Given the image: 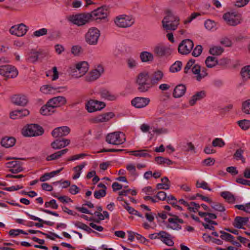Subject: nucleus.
Returning a JSON list of instances; mask_svg holds the SVG:
<instances>
[{
	"mask_svg": "<svg viewBox=\"0 0 250 250\" xmlns=\"http://www.w3.org/2000/svg\"><path fill=\"white\" fill-rule=\"evenodd\" d=\"M48 30L46 28H42L39 30H36L33 32V36L36 37H39L43 35H45L47 33Z\"/></svg>",
	"mask_w": 250,
	"mask_h": 250,
	"instance_id": "nucleus-59",
	"label": "nucleus"
},
{
	"mask_svg": "<svg viewBox=\"0 0 250 250\" xmlns=\"http://www.w3.org/2000/svg\"><path fill=\"white\" fill-rule=\"evenodd\" d=\"M18 71L17 68L10 65H1L0 66V75L7 78H14L18 76Z\"/></svg>",
	"mask_w": 250,
	"mask_h": 250,
	"instance_id": "nucleus-13",
	"label": "nucleus"
},
{
	"mask_svg": "<svg viewBox=\"0 0 250 250\" xmlns=\"http://www.w3.org/2000/svg\"><path fill=\"white\" fill-rule=\"evenodd\" d=\"M220 195L229 203H233L235 200L234 195L229 191H223Z\"/></svg>",
	"mask_w": 250,
	"mask_h": 250,
	"instance_id": "nucleus-37",
	"label": "nucleus"
},
{
	"mask_svg": "<svg viewBox=\"0 0 250 250\" xmlns=\"http://www.w3.org/2000/svg\"><path fill=\"white\" fill-rule=\"evenodd\" d=\"M55 112L54 108L48 105V102L46 104L42 106L40 109V113L43 115H50Z\"/></svg>",
	"mask_w": 250,
	"mask_h": 250,
	"instance_id": "nucleus-33",
	"label": "nucleus"
},
{
	"mask_svg": "<svg viewBox=\"0 0 250 250\" xmlns=\"http://www.w3.org/2000/svg\"><path fill=\"white\" fill-rule=\"evenodd\" d=\"M129 153L131 155L138 157L146 158L151 157V155L148 153V150L146 149L131 151Z\"/></svg>",
	"mask_w": 250,
	"mask_h": 250,
	"instance_id": "nucleus-32",
	"label": "nucleus"
},
{
	"mask_svg": "<svg viewBox=\"0 0 250 250\" xmlns=\"http://www.w3.org/2000/svg\"><path fill=\"white\" fill-rule=\"evenodd\" d=\"M70 143V141L68 139H56L51 144V146L54 149H60L67 146Z\"/></svg>",
	"mask_w": 250,
	"mask_h": 250,
	"instance_id": "nucleus-22",
	"label": "nucleus"
},
{
	"mask_svg": "<svg viewBox=\"0 0 250 250\" xmlns=\"http://www.w3.org/2000/svg\"><path fill=\"white\" fill-rule=\"evenodd\" d=\"M91 19L89 14L80 13L71 15L67 17V20L78 26H83L87 23Z\"/></svg>",
	"mask_w": 250,
	"mask_h": 250,
	"instance_id": "nucleus-6",
	"label": "nucleus"
},
{
	"mask_svg": "<svg viewBox=\"0 0 250 250\" xmlns=\"http://www.w3.org/2000/svg\"><path fill=\"white\" fill-rule=\"evenodd\" d=\"M241 74L243 79L245 80L250 79V65L243 67L241 69Z\"/></svg>",
	"mask_w": 250,
	"mask_h": 250,
	"instance_id": "nucleus-40",
	"label": "nucleus"
},
{
	"mask_svg": "<svg viewBox=\"0 0 250 250\" xmlns=\"http://www.w3.org/2000/svg\"><path fill=\"white\" fill-rule=\"evenodd\" d=\"M135 238L136 239L141 243L143 244H147L149 242V240L146 239L145 237L142 236V235L138 234L137 233H136Z\"/></svg>",
	"mask_w": 250,
	"mask_h": 250,
	"instance_id": "nucleus-64",
	"label": "nucleus"
},
{
	"mask_svg": "<svg viewBox=\"0 0 250 250\" xmlns=\"http://www.w3.org/2000/svg\"><path fill=\"white\" fill-rule=\"evenodd\" d=\"M150 102L147 97H136L131 101V104L136 108H142L146 107Z\"/></svg>",
	"mask_w": 250,
	"mask_h": 250,
	"instance_id": "nucleus-16",
	"label": "nucleus"
},
{
	"mask_svg": "<svg viewBox=\"0 0 250 250\" xmlns=\"http://www.w3.org/2000/svg\"><path fill=\"white\" fill-rule=\"evenodd\" d=\"M161 183L157 184L156 188L157 189L167 190L170 187V182L167 177H164L161 179Z\"/></svg>",
	"mask_w": 250,
	"mask_h": 250,
	"instance_id": "nucleus-31",
	"label": "nucleus"
},
{
	"mask_svg": "<svg viewBox=\"0 0 250 250\" xmlns=\"http://www.w3.org/2000/svg\"><path fill=\"white\" fill-rule=\"evenodd\" d=\"M212 145L214 147H222L225 145V143L222 139L216 138L213 140Z\"/></svg>",
	"mask_w": 250,
	"mask_h": 250,
	"instance_id": "nucleus-55",
	"label": "nucleus"
},
{
	"mask_svg": "<svg viewBox=\"0 0 250 250\" xmlns=\"http://www.w3.org/2000/svg\"><path fill=\"white\" fill-rule=\"evenodd\" d=\"M25 213L27 215L29 216L31 219H32L34 221H38L40 223H42L45 224L47 225L50 226H52L54 225L53 222H52L50 221H44L42 219L38 217L35 216L31 214H30L29 213H28L27 212H26Z\"/></svg>",
	"mask_w": 250,
	"mask_h": 250,
	"instance_id": "nucleus-50",
	"label": "nucleus"
},
{
	"mask_svg": "<svg viewBox=\"0 0 250 250\" xmlns=\"http://www.w3.org/2000/svg\"><path fill=\"white\" fill-rule=\"evenodd\" d=\"M55 90H56V88L50 85H43L40 88L41 92L46 94L52 93Z\"/></svg>",
	"mask_w": 250,
	"mask_h": 250,
	"instance_id": "nucleus-46",
	"label": "nucleus"
},
{
	"mask_svg": "<svg viewBox=\"0 0 250 250\" xmlns=\"http://www.w3.org/2000/svg\"><path fill=\"white\" fill-rule=\"evenodd\" d=\"M149 74L147 71L140 73L136 77V83L137 89L140 92H146L152 87L149 81Z\"/></svg>",
	"mask_w": 250,
	"mask_h": 250,
	"instance_id": "nucleus-2",
	"label": "nucleus"
},
{
	"mask_svg": "<svg viewBox=\"0 0 250 250\" xmlns=\"http://www.w3.org/2000/svg\"><path fill=\"white\" fill-rule=\"evenodd\" d=\"M106 195V191L104 189H100L96 190L94 193V196L96 199H100L104 197Z\"/></svg>",
	"mask_w": 250,
	"mask_h": 250,
	"instance_id": "nucleus-61",
	"label": "nucleus"
},
{
	"mask_svg": "<svg viewBox=\"0 0 250 250\" xmlns=\"http://www.w3.org/2000/svg\"><path fill=\"white\" fill-rule=\"evenodd\" d=\"M211 206L214 210L222 212L225 210L224 207L219 203H213L211 205Z\"/></svg>",
	"mask_w": 250,
	"mask_h": 250,
	"instance_id": "nucleus-60",
	"label": "nucleus"
},
{
	"mask_svg": "<svg viewBox=\"0 0 250 250\" xmlns=\"http://www.w3.org/2000/svg\"><path fill=\"white\" fill-rule=\"evenodd\" d=\"M164 77V73L163 71L159 69L155 70L152 74L150 79L152 85L158 84L163 80Z\"/></svg>",
	"mask_w": 250,
	"mask_h": 250,
	"instance_id": "nucleus-21",
	"label": "nucleus"
},
{
	"mask_svg": "<svg viewBox=\"0 0 250 250\" xmlns=\"http://www.w3.org/2000/svg\"><path fill=\"white\" fill-rule=\"evenodd\" d=\"M182 66V62L176 61L170 67L169 70L172 73L177 72L181 69Z\"/></svg>",
	"mask_w": 250,
	"mask_h": 250,
	"instance_id": "nucleus-45",
	"label": "nucleus"
},
{
	"mask_svg": "<svg viewBox=\"0 0 250 250\" xmlns=\"http://www.w3.org/2000/svg\"><path fill=\"white\" fill-rule=\"evenodd\" d=\"M242 110L246 114H250V99L243 102Z\"/></svg>",
	"mask_w": 250,
	"mask_h": 250,
	"instance_id": "nucleus-48",
	"label": "nucleus"
},
{
	"mask_svg": "<svg viewBox=\"0 0 250 250\" xmlns=\"http://www.w3.org/2000/svg\"><path fill=\"white\" fill-rule=\"evenodd\" d=\"M71 52L75 56H79L83 53V50L82 46L76 45L72 47Z\"/></svg>",
	"mask_w": 250,
	"mask_h": 250,
	"instance_id": "nucleus-51",
	"label": "nucleus"
},
{
	"mask_svg": "<svg viewBox=\"0 0 250 250\" xmlns=\"http://www.w3.org/2000/svg\"><path fill=\"white\" fill-rule=\"evenodd\" d=\"M230 62V60L228 58H222L218 61H217V64L223 67H226Z\"/></svg>",
	"mask_w": 250,
	"mask_h": 250,
	"instance_id": "nucleus-62",
	"label": "nucleus"
},
{
	"mask_svg": "<svg viewBox=\"0 0 250 250\" xmlns=\"http://www.w3.org/2000/svg\"><path fill=\"white\" fill-rule=\"evenodd\" d=\"M180 18L172 12H168L162 21L163 27L166 30H175L179 24Z\"/></svg>",
	"mask_w": 250,
	"mask_h": 250,
	"instance_id": "nucleus-3",
	"label": "nucleus"
},
{
	"mask_svg": "<svg viewBox=\"0 0 250 250\" xmlns=\"http://www.w3.org/2000/svg\"><path fill=\"white\" fill-rule=\"evenodd\" d=\"M205 63L208 68H212L217 64V60L215 57L209 56L207 58Z\"/></svg>",
	"mask_w": 250,
	"mask_h": 250,
	"instance_id": "nucleus-41",
	"label": "nucleus"
},
{
	"mask_svg": "<svg viewBox=\"0 0 250 250\" xmlns=\"http://www.w3.org/2000/svg\"><path fill=\"white\" fill-rule=\"evenodd\" d=\"M223 19L230 26H236L240 24L242 20L241 14L235 12H229L224 14Z\"/></svg>",
	"mask_w": 250,
	"mask_h": 250,
	"instance_id": "nucleus-9",
	"label": "nucleus"
},
{
	"mask_svg": "<svg viewBox=\"0 0 250 250\" xmlns=\"http://www.w3.org/2000/svg\"><path fill=\"white\" fill-rule=\"evenodd\" d=\"M99 94L101 98L109 101H116L118 98V96L116 95L105 88H102L100 89Z\"/></svg>",
	"mask_w": 250,
	"mask_h": 250,
	"instance_id": "nucleus-20",
	"label": "nucleus"
},
{
	"mask_svg": "<svg viewBox=\"0 0 250 250\" xmlns=\"http://www.w3.org/2000/svg\"><path fill=\"white\" fill-rule=\"evenodd\" d=\"M220 233L221 235L220 237L222 239L226 241H229L231 242H233L234 239V236L233 235L223 231H221Z\"/></svg>",
	"mask_w": 250,
	"mask_h": 250,
	"instance_id": "nucleus-52",
	"label": "nucleus"
},
{
	"mask_svg": "<svg viewBox=\"0 0 250 250\" xmlns=\"http://www.w3.org/2000/svg\"><path fill=\"white\" fill-rule=\"evenodd\" d=\"M70 132V129L68 126H63L55 128L51 135L54 138L62 137L67 135Z\"/></svg>",
	"mask_w": 250,
	"mask_h": 250,
	"instance_id": "nucleus-19",
	"label": "nucleus"
},
{
	"mask_svg": "<svg viewBox=\"0 0 250 250\" xmlns=\"http://www.w3.org/2000/svg\"><path fill=\"white\" fill-rule=\"evenodd\" d=\"M28 30L27 27L23 23L15 25L11 27L9 32L12 34L18 37L24 36Z\"/></svg>",
	"mask_w": 250,
	"mask_h": 250,
	"instance_id": "nucleus-17",
	"label": "nucleus"
},
{
	"mask_svg": "<svg viewBox=\"0 0 250 250\" xmlns=\"http://www.w3.org/2000/svg\"><path fill=\"white\" fill-rule=\"evenodd\" d=\"M126 62L128 67L130 69H133L138 65L137 61L132 58L127 59Z\"/></svg>",
	"mask_w": 250,
	"mask_h": 250,
	"instance_id": "nucleus-58",
	"label": "nucleus"
},
{
	"mask_svg": "<svg viewBox=\"0 0 250 250\" xmlns=\"http://www.w3.org/2000/svg\"><path fill=\"white\" fill-rule=\"evenodd\" d=\"M39 56V53L38 51L32 50L28 53L27 60L30 62L35 63L38 61Z\"/></svg>",
	"mask_w": 250,
	"mask_h": 250,
	"instance_id": "nucleus-36",
	"label": "nucleus"
},
{
	"mask_svg": "<svg viewBox=\"0 0 250 250\" xmlns=\"http://www.w3.org/2000/svg\"><path fill=\"white\" fill-rule=\"evenodd\" d=\"M201 14L200 13L194 12L192 13L190 16L188 17L187 19L183 21L184 24L186 25L190 23L192 21L195 19L197 17L201 16Z\"/></svg>",
	"mask_w": 250,
	"mask_h": 250,
	"instance_id": "nucleus-54",
	"label": "nucleus"
},
{
	"mask_svg": "<svg viewBox=\"0 0 250 250\" xmlns=\"http://www.w3.org/2000/svg\"><path fill=\"white\" fill-rule=\"evenodd\" d=\"M44 130L42 126L37 124H29L24 126L21 133L25 137H33L42 135Z\"/></svg>",
	"mask_w": 250,
	"mask_h": 250,
	"instance_id": "nucleus-5",
	"label": "nucleus"
},
{
	"mask_svg": "<svg viewBox=\"0 0 250 250\" xmlns=\"http://www.w3.org/2000/svg\"><path fill=\"white\" fill-rule=\"evenodd\" d=\"M195 60H190L187 63L184 68L185 73H188L191 69L193 74L194 75V78L197 82H201L204 78L208 75L207 69L205 67H202L198 64H194Z\"/></svg>",
	"mask_w": 250,
	"mask_h": 250,
	"instance_id": "nucleus-1",
	"label": "nucleus"
},
{
	"mask_svg": "<svg viewBox=\"0 0 250 250\" xmlns=\"http://www.w3.org/2000/svg\"><path fill=\"white\" fill-rule=\"evenodd\" d=\"M21 163L19 162L18 165H17V166L15 167L12 169H9V171L13 173H17L20 172H21V171L23 170V168L21 167Z\"/></svg>",
	"mask_w": 250,
	"mask_h": 250,
	"instance_id": "nucleus-63",
	"label": "nucleus"
},
{
	"mask_svg": "<svg viewBox=\"0 0 250 250\" xmlns=\"http://www.w3.org/2000/svg\"><path fill=\"white\" fill-rule=\"evenodd\" d=\"M100 36V31L96 28H90L85 35L86 42L90 45H96Z\"/></svg>",
	"mask_w": 250,
	"mask_h": 250,
	"instance_id": "nucleus-10",
	"label": "nucleus"
},
{
	"mask_svg": "<svg viewBox=\"0 0 250 250\" xmlns=\"http://www.w3.org/2000/svg\"><path fill=\"white\" fill-rule=\"evenodd\" d=\"M123 206L130 214L135 215L140 217H143V216L140 214L138 211L131 207H130L126 202H125V204L123 205Z\"/></svg>",
	"mask_w": 250,
	"mask_h": 250,
	"instance_id": "nucleus-44",
	"label": "nucleus"
},
{
	"mask_svg": "<svg viewBox=\"0 0 250 250\" xmlns=\"http://www.w3.org/2000/svg\"><path fill=\"white\" fill-rule=\"evenodd\" d=\"M224 52V49L219 46H213L209 49V53L213 55L218 56Z\"/></svg>",
	"mask_w": 250,
	"mask_h": 250,
	"instance_id": "nucleus-43",
	"label": "nucleus"
},
{
	"mask_svg": "<svg viewBox=\"0 0 250 250\" xmlns=\"http://www.w3.org/2000/svg\"><path fill=\"white\" fill-rule=\"evenodd\" d=\"M68 151L67 148L62 149V150L57 151L55 152L53 154H52L49 156H48L46 160L48 161L55 160L59 159L62 155L65 154Z\"/></svg>",
	"mask_w": 250,
	"mask_h": 250,
	"instance_id": "nucleus-30",
	"label": "nucleus"
},
{
	"mask_svg": "<svg viewBox=\"0 0 250 250\" xmlns=\"http://www.w3.org/2000/svg\"><path fill=\"white\" fill-rule=\"evenodd\" d=\"M104 72V68L102 65L98 64L94 68L84 77V81L92 83L98 79Z\"/></svg>",
	"mask_w": 250,
	"mask_h": 250,
	"instance_id": "nucleus-8",
	"label": "nucleus"
},
{
	"mask_svg": "<svg viewBox=\"0 0 250 250\" xmlns=\"http://www.w3.org/2000/svg\"><path fill=\"white\" fill-rule=\"evenodd\" d=\"M204 25L205 28L209 31H215L217 28L216 22L210 20L206 21L204 22Z\"/></svg>",
	"mask_w": 250,
	"mask_h": 250,
	"instance_id": "nucleus-39",
	"label": "nucleus"
},
{
	"mask_svg": "<svg viewBox=\"0 0 250 250\" xmlns=\"http://www.w3.org/2000/svg\"><path fill=\"white\" fill-rule=\"evenodd\" d=\"M126 168L128 171V173L134 178H136L138 176L135 166L134 165L132 164H127L126 166Z\"/></svg>",
	"mask_w": 250,
	"mask_h": 250,
	"instance_id": "nucleus-42",
	"label": "nucleus"
},
{
	"mask_svg": "<svg viewBox=\"0 0 250 250\" xmlns=\"http://www.w3.org/2000/svg\"><path fill=\"white\" fill-rule=\"evenodd\" d=\"M12 102L14 104L20 105L25 106L28 103V99L24 95H15L12 98Z\"/></svg>",
	"mask_w": 250,
	"mask_h": 250,
	"instance_id": "nucleus-24",
	"label": "nucleus"
},
{
	"mask_svg": "<svg viewBox=\"0 0 250 250\" xmlns=\"http://www.w3.org/2000/svg\"><path fill=\"white\" fill-rule=\"evenodd\" d=\"M239 126L243 130H247L250 127V121L246 119L238 121Z\"/></svg>",
	"mask_w": 250,
	"mask_h": 250,
	"instance_id": "nucleus-53",
	"label": "nucleus"
},
{
	"mask_svg": "<svg viewBox=\"0 0 250 250\" xmlns=\"http://www.w3.org/2000/svg\"><path fill=\"white\" fill-rule=\"evenodd\" d=\"M154 52L159 57L168 56L171 54L172 50L168 45L159 43L154 48Z\"/></svg>",
	"mask_w": 250,
	"mask_h": 250,
	"instance_id": "nucleus-14",
	"label": "nucleus"
},
{
	"mask_svg": "<svg viewBox=\"0 0 250 250\" xmlns=\"http://www.w3.org/2000/svg\"><path fill=\"white\" fill-rule=\"evenodd\" d=\"M244 150L242 148L237 149L233 155V157L236 160H241L243 163H245V158L243 156Z\"/></svg>",
	"mask_w": 250,
	"mask_h": 250,
	"instance_id": "nucleus-38",
	"label": "nucleus"
},
{
	"mask_svg": "<svg viewBox=\"0 0 250 250\" xmlns=\"http://www.w3.org/2000/svg\"><path fill=\"white\" fill-rule=\"evenodd\" d=\"M15 143V139L13 137H5L1 141L2 146L8 148L13 146Z\"/></svg>",
	"mask_w": 250,
	"mask_h": 250,
	"instance_id": "nucleus-34",
	"label": "nucleus"
},
{
	"mask_svg": "<svg viewBox=\"0 0 250 250\" xmlns=\"http://www.w3.org/2000/svg\"><path fill=\"white\" fill-rule=\"evenodd\" d=\"M114 22L117 26L121 28H126L131 26L134 23V20L129 16L122 15L116 17Z\"/></svg>",
	"mask_w": 250,
	"mask_h": 250,
	"instance_id": "nucleus-12",
	"label": "nucleus"
},
{
	"mask_svg": "<svg viewBox=\"0 0 250 250\" xmlns=\"http://www.w3.org/2000/svg\"><path fill=\"white\" fill-rule=\"evenodd\" d=\"M44 207L45 208H50L54 209H56L58 208V205L56 201L54 199H52L48 202H46L44 203Z\"/></svg>",
	"mask_w": 250,
	"mask_h": 250,
	"instance_id": "nucleus-57",
	"label": "nucleus"
},
{
	"mask_svg": "<svg viewBox=\"0 0 250 250\" xmlns=\"http://www.w3.org/2000/svg\"><path fill=\"white\" fill-rule=\"evenodd\" d=\"M106 141L108 144L113 145H122L125 141V134L120 131L109 133L106 137Z\"/></svg>",
	"mask_w": 250,
	"mask_h": 250,
	"instance_id": "nucleus-7",
	"label": "nucleus"
},
{
	"mask_svg": "<svg viewBox=\"0 0 250 250\" xmlns=\"http://www.w3.org/2000/svg\"><path fill=\"white\" fill-rule=\"evenodd\" d=\"M86 165V162H83L81 165L75 167L73 168L74 171V174L73 176V179L76 180L80 177L83 168H84Z\"/></svg>",
	"mask_w": 250,
	"mask_h": 250,
	"instance_id": "nucleus-35",
	"label": "nucleus"
},
{
	"mask_svg": "<svg viewBox=\"0 0 250 250\" xmlns=\"http://www.w3.org/2000/svg\"><path fill=\"white\" fill-rule=\"evenodd\" d=\"M155 161L157 163L159 164H167V165H170L173 164L172 161L168 158H164L161 156H158L155 158Z\"/></svg>",
	"mask_w": 250,
	"mask_h": 250,
	"instance_id": "nucleus-49",
	"label": "nucleus"
},
{
	"mask_svg": "<svg viewBox=\"0 0 250 250\" xmlns=\"http://www.w3.org/2000/svg\"><path fill=\"white\" fill-rule=\"evenodd\" d=\"M249 218L248 217L236 216L235 218L233 225L236 228L244 229L243 226L249 222Z\"/></svg>",
	"mask_w": 250,
	"mask_h": 250,
	"instance_id": "nucleus-26",
	"label": "nucleus"
},
{
	"mask_svg": "<svg viewBox=\"0 0 250 250\" xmlns=\"http://www.w3.org/2000/svg\"><path fill=\"white\" fill-rule=\"evenodd\" d=\"M196 186L197 188H201L204 189L208 190L209 191L211 190V189L208 187V184L204 181H197Z\"/></svg>",
	"mask_w": 250,
	"mask_h": 250,
	"instance_id": "nucleus-56",
	"label": "nucleus"
},
{
	"mask_svg": "<svg viewBox=\"0 0 250 250\" xmlns=\"http://www.w3.org/2000/svg\"><path fill=\"white\" fill-rule=\"evenodd\" d=\"M167 132V130L165 128H154L151 132H149L150 134V139L153 137L154 134H156L157 135H159L163 134H166Z\"/></svg>",
	"mask_w": 250,
	"mask_h": 250,
	"instance_id": "nucleus-47",
	"label": "nucleus"
},
{
	"mask_svg": "<svg viewBox=\"0 0 250 250\" xmlns=\"http://www.w3.org/2000/svg\"><path fill=\"white\" fill-rule=\"evenodd\" d=\"M48 105H50L55 110V108L64 105L66 103V99L63 96H57L48 100Z\"/></svg>",
	"mask_w": 250,
	"mask_h": 250,
	"instance_id": "nucleus-18",
	"label": "nucleus"
},
{
	"mask_svg": "<svg viewBox=\"0 0 250 250\" xmlns=\"http://www.w3.org/2000/svg\"><path fill=\"white\" fill-rule=\"evenodd\" d=\"M194 46L193 42L189 39L183 40L179 45L178 52L183 55L188 54L190 52Z\"/></svg>",
	"mask_w": 250,
	"mask_h": 250,
	"instance_id": "nucleus-15",
	"label": "nucleus"
},
{
	"mask_svg": "<svg viewBox=\"0 0 250 250\" xmlns=\"http://www.w3.org/2000/svg\"><path fill=\"white\" fill-rule=\"evenodd\" d=\"M161 238L160 239L164 244L168 246H173L174 242L171 238L169 233L164 231H160Z\"/></svg>",
	"mask_w": 250,
	"mask_h": 250,
	"instance_id": "nucleus-27",
	"label": "nucleus"
},
{
	"mask_svg": "<svg viewBox=\"0 0 250 250\" xmlns=\"http://www.w3.org/2000/svg\"><path fill=\"white\" fill-rule=\"evenodd\" d=\"M89 69V64L87 62H80L69 68L70 73L75 78H79L87 72Z\"/></svg>",
	"mask_w": 250,
	"mask_h": 250,
	"instance_id": "nucleus-4",
	"label": "nucleus"
},
{
	"mask_svg": "<svg viewBox=\"0 0 250 250\" xmlns=\"http://www.w3.org/2000/svg\"><path fill=\"white\" fill-rule=\"evenodd\" d=\"M115 114L112 112H107L100 114L96 117L95 121L96 123L106 122L113 118Z\"/></svg>",
	"mask_w": 250,
	"mask_h": 250,
	"instance_id": "nucleus-25",
	"label": "nucleus"
},
{
	"mask_svg": "<svg viewBox=\"0 0 250 250\" xmlns=\"http://www.w3.org/2000/svg\"><path fill=\"white\" fill-rule=\"evenodd\" d=\"M85 108L88 112L92 113L100 111L106 106L105 103L91 99L85 103Z\"/></svg>",
	"mask_w": 250,
	"mask_h": 250,
	"instance_id": "nucleus-11",
	"label": "nucleus"
},
{
	"mask_svg": "<svg viewBox=\"0 0 250 250\" xmlns=\"http://www.w3.org/2000/svg\"><path fill=\"white\" fill-rule=\"evenodd\" d=\"M107 10L104 7H100L92 11L91 14H90L91 18L92 17L95 19H102L107 16Z\"/></svg>",
	"mask_w": 250,
	"mask_h": 250,
	"instance_id": "nucleus-23",
	"label": "nucleus"
},
{
	"mask_svg": "<svg viewBox=\"0 0 250 250\" xmlns=\"http://www.w3.org/2000/svg\"><path fill=\"white\" fill-rule=\"evenodd\" d=\"M140 58L143 62H152L154 60L153 55L148 51H143L140 54Z\"/></svg>",
	"mask_w": 250,
	"mask_h": 250,
	"instance_id": "nucleus-29",
	"label": "nucleus"
},
{
	"mask_svg": "<svg viewBox=\"0 0 250 250\" xmlns=\"http://www.w3.org/2000/svg\"><path fill=\"white\" fill-rule=\"evenodd\" d=\"M186 91V86L182 84H179L175 87L173 92V96L174 98H180L185 94Z\"/></svg>",
	"mask_w": 250,
	"mask_h": 250,
	"instance_id": "nucleus-28",
	"label": "nucleus"
}]
</instances>
